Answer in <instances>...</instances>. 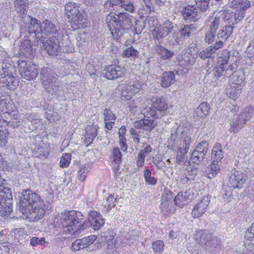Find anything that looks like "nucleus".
Returning <instances> with one entry per match:
<instances>
[{
  "mask_svg": "<svg viewBox=\"0 0 254 254\" xmlns=\"http://www.w3.org/2000/svg\"><path fill=\"white\" fill-rule=\"evenodd\" d=\"M103 74L108 79L113 80L124 75V70L122 67L116 64L108 65L103 70Z\"/></svg>",
  "mask_w": 254,
  "mask_h": 254,
  "instance_id": "nucleus-16",
  "label": "nucleus"
},
{
  "mask_svg": "<svg viewBox=\"0 0 254 254\" xmlns=\"http://www.w3.org/2000/svg\"><path fill=\"white\" fill-rule=\"evenodd\" d=\"M9 98L5 96L0 95V112H6L5 110H6L8 108Z\"/></svg>",
  "mask_w": 254,
  "mask_h": 254,
  "instance_id": "nucleus-52",
  "label": "nucleus"
},
{
  "mask_svg": "<svg viewBox=\"0 0 254 254\" xmlns=\"http://www.w3.org/2000/svg\"><path fill=\"white\" fill-rule=\"evenodd\" d=\"M195 4L197 8L202 12H205L209 7L211 0H195Z\"/></svg>",
  "mask_w": 254,
  "mask_h": 254,
  "instance_id": "nucleus-46",
  "label": "nucleus"
},
{
  "mask_svg": "<svg viewBox=\"0 0 254 254\" xmlns=\"http://www.w3.org/2000/svg\"><path fill=\"white\" fill-rule=\"evenodd\" d=\"M248 179L247 171L234 170L229 177L230 185L234 188H242Z\"/></svg>",
  "mask_w": 254,
  "mask_h": 254,
  "instance_id": "nucleus-12",
  "label": "nucleus"
},
{
  "mask_svg": "<svg viewBox=\"0 0 254 254\" xmlns=\"http://www.w3.org/2000/svg\"><path fill=\"white\" fill-rule=\"evenodd\" d=\"M234 57L231 56L230 51L228 50L222 51L218 58V65L216 66L213 69V75L218 80L221 81L226 80L231 77L236 71L237 66L233 64L228 65L229 60Z\"/></svg>",
  "mask_w": 254,
  "mask_h": 254,
  "instance_id": "nucleus-4",
  "label": "nucleus"
},
{
  "mask_svg": "<svg viewBox=\"0 0 254 254\" xmlns=\"http://www.w3.org/2000/svg\"><path fill=\"white\" fill-rule=\"evenodd\" d=\"M3 194L0 198V216L7 217L12 212V196L11 190L8 187H4Z\"/></svg>",
  "mask_w": 254,
  "mask_h": 254,
  "instance_id": "nucleus-7",
  "label": "nucleus"
},
{
  "mask_svg": "<svg viewBox=\"0 0 254 254\" xmlns=\"http://www.w3.org/2000/svg\"><path fill=\"white\" fill-rule=\"evenodd\" d=\"M175 74L174 71H165L161 76L160 84L163 88L170 87L175 82Z\"/></svg>",
  "mask_w": 254,
  "mask_h": 254,
  "instance_id": "nucleus-25",
  "label": "nucleus"
},
{
  "mask_svg": "<svg viewBox=\"0 0 254 254\" xmlns=\"http://www.w3.org/2000/svg\"><path fill=\"white\" fill-rule=\"evenodd\" d=\"M154 49L161 59L164 60H170L174 55L173 51L166 48L161 45V41L154 42Z\"/></svg>",
  "mask_w": 254,
  "mask_h": 254,
  "instance_id": "nucleus-21",
  "label": "nucleus"
},
{
  "mask_svg": "<svg viewBox=\"0 0 254 254\" xmlns=\"http://www.w3.org/2000/svg\"><path fill=\"white\" fill-rule=\"evenodd\" d=\"M210 109L209 105L207 103H202L195 111V114L199 118H203L206 116Z\"/></svg>",
  "mask_w": 254,
  "mask_h": 254,
  "instance_id": "nucleus-38",
  "label": "nucleus"
},
{
  "mask_svg": "<svg viewBox=\"0 0 254 254\" xmlns=\"http://www.w3.org/2000/svg\"><path fill=\"white\" fill-rule=\"evenodd\" d=\"M141 113L144 116L145 119H153L154 120L156 118L159 117V115L157 114V111L152 107H147L144 108Z\"/></svg>",
  "mask_w": 254,
  "mask_h": 254,
  "instance_id": "nucleus-39",
  "label": "nucleus"
},
{
  "mask_svg": "<svg viewBox=\"0 0 254 254\" xmlns=\"http://www.w3.org/2000/svg\"><path fill=\"white\" fill-rule=\"evenodd\" d=\"M8 135V131L6 129L4 130H0V147H4L7 143V138Z\"/></svg>",
  "mask_w": 254,
  "mask_h": 254,
  "instance_id": "nucleus-56",
  "label": "nucleus"
},
{
  "mask_svg": "<svg viewBox=\"0 0 254 254\" xmlns=\"http://www.w3.org/2000/svg\"><path fill=\"white\" fill-rule=\"evenodd\" d=\"M139 52L133 47H130L126 49L123 53V55L127 58H136L138 57Z\"/></svg>",
  "mask_w": 254,
  "mask_h": 254,
  "instance_id": "nucleus-47",
  "label": "nucleus"
},
{
  "mask_svg": "<svg viewBox=\"0 0 254 254\" xmlns=\"http://www.w3.org/2000/svg\"><path fill=\"white\" fill-rule=\"evenodd\" d=\"M112 155L115 163L117 165V167H118L122 162V156L119 148H115L113 149Z\"/></svg>",
  "mask_w": 254,
  "mask_h": 254,
  "instance_id": "nucleus-48",
  "label": "nucleus"
},
{
  "mask_svg": "<svg viewBox=\"0 0 254 254\" xmlns=\"http://www.w3.org/2000/svg\"><path fill=\"white\" fill-rule=\"evenodd\" d=\"M221 246L220 241L216 237L213 236L210 243V245H208L207 248H210L216 251L220 248Z\"/></svg>",
  "mask_w": 254,
  "mask_h": 254,
  "instance_id": "nucleus-54",
  "label": "nucleus"
},
{
  "mask_svg": "<svg viewBox=\"0 0 254 254\" xmlns=\"http://www.w3.org/2000/svg\"><path fill=\"white\" fill-rule=\"evenodd\" d=\"M87 15L85 10L82 7L74 13L73 15L69 16L68 18L73 29L83 28L86 22Z\"/></svg>",
  "mask_w": 254,
  "mask_h": 254,
  "instance_id": "nucleus-13",
  "label": "nucleus"
},
{
  "mask_svg": "<svg viewBox=\"0 0 254 254\" xmlns=\"http://www.w3.org/2000/svg\"><path fill=\"white\" fill-rule=\"evenodd\" d=\"M184 19L189 22H195L200 18L198 14L197 7L194 5H187L181 11Z\"/></svg>",
  "mask_w": 254,
  "mask_h": 254,
  "instance_id": "nucleus-17",
  "label": "nucleus"
},
{
  "mask_svg": "<svg viewBox=\"0 0 254 254\" xmlns=\"http://www.w3.org/2000/svg\"><path fill=\"white\" fill-rule=\"evenodd\" d=\"M209 148V142L206 140L200 142L191 153L190 159L196 164L204 163V159L208 154Z\"/></svg>",
  "mask_w": 254,
  "mask_h": 254,
  "instance_id": "nucleus-8",
  "label": "nucleus"
},
{
  "mask_svg": "<svg viewBox=\"0 0 254 254\" xmlns=\"http://www.w3.org/2000/svg\"><path fill=\"white\" fill-rule=\"evenodd\" d=\"M174 27L173 23L168 20L160 26L155 27L152 32L154 42L160 41L161 39L168 36L173 31Z\"/></svg>",
  "mask_w": 254,
  "mask_h": 254,
  "instance_id": "nucleus-10",
  "label": "nucleus"
},
{
  "mask_svg": "<svg viewBox=\"0 0 254 254\" xmlns=\"http://www.w3.org/2000/svg\"><path fill=\"white\" fill-rule=\"evenodd\" d=\"M23 18L29 20L28 34L31 39H36L37 40V44H38L39 40H42V38L44 37L43 35H41V31H40L42 23L38 19L32 18L30 16L25 15Z\"/></svg>",
  "mask_w": 254,
  "mask_h": 254,
  "instance_id": "nucleus-11",
  "label": "nucleus"
},
{
  "mask_svg": "<svg viewBox=\"0 0 254 254\" xmlns=\"http://www.w3.org/2000/svg\"><path fill=\"white\" fill-rule=\"evenodd\" d=\"M233 25L232 24L226 25L222 29L219 30L217 34V39L226 40L233 32Z\"/></svg>",
  "mask_w": 254,
  "mask_h": 254,
  "instance_id": "nucleus-29",
  "label": "nucleus"
},
{
  "mask_svg": "<svg viewBox=\"0 0 254 254\" xmlns=\"http://www.w3.org/2000/svg\"><path fill=\"white\" fill-rule=\"evenodd\" d=\"M70 160V154L66 153L61 159L60 166L63 168L67 167L69 164Z\"/></svg>",
  "mask_w": 254,
  "mask_h": 254,
  "instance_id": "nucleus-63",
  "label": "nucleus"
},
{
  "mask_svg": "<svg viewBox=\"0 0 254 254\" xmlns=\"http://www.w3.org/2000/svg\"><path fill=\"white\" fill-rule=\"evenodd\" d=\"M194 63V56L187 53H185L182 55V59L180 61V65L187 69L192 65Z\"/></svg>",
  "mask_w": 254,
  "mask_h": 254,
  "instance_id": "nucleus-31",
  "label": "nucleus"
},
{
  "mask_svg": "<svg viewBox=\"0 0 254 254\" xmlns=\"http://www.w3.org/2000/svg\"><path fill=\"white\" fill-rule=\"evenodd\" d=\"M18 69L21 77L27 80H33L38 74V66L31 62H19Z\"/></svg>",
  "mask_w": 254,
  "mask_h": 254,
  "instance_id": "nucleus-9",
  "label": "nucleus"
},
{
  "mask_svg": "<svg viewBox=\"0 0 254 254\" xmlns=\"http://www.w3.org/2000/svg\"><path fill=\"white\" fill-rule=\"evenodd\" d=\"M105 223L104 219L101 217L95 219L91 222V226L94 230H98L102 227Z\"/></svg>",
  "mask_w": 254,
  "mask_h": 254,
  "instance_id": "nucleus-53",
  "label": "nucleus"
},
{
  "mask_svg": "<svg viewBox=\"0 0 254 254\" xmlns=\"http://www.w3.org/2000/svg\"><path fill=\"white\" fill-rule=\"evenodd\" d=\"M245 239L250 241H254V223L252 224L251 227H250L246 232Z\"/></svg>",
  "mask_w": 254,
  "mask_h": 254,
  "instance_id": "nucleus-61",
  "label": "nucleus"
},
{
  "mask_svg": "<svg viewBox=\"0 0 254 254\" xmlns=\"http://www.w3.org/2000/svg\"><path fill=\"white\" fill-rule=\"evenodd\" d=\"M242 88V86L241 84L233 83L227 89V93L231 98L236 100L240 96Z\"/></svg>",
  "mask_w": 254,
  "mask_h": 254,
  "instance_id": "nucleus-28",
  "label": "nucleus"
},
{
  "mask_svg": "<svg viewBox=\"0 0 254 254\" xmlns=\"http://www.w3.org/2000/svg\"><path fill=\"white\" fill-rule=\"evenodd\" d=\"M162 202L160 205V208L162 210L166 211H170L171 207L174 204V195L173 193L170 191H166L162 195Z\"/></svg>",
  "mask_w": 254,
  "mask_h": 254,
  "instance_id": "nucleus-22",
  "label": "nucleus"
},
{
  "mask_svg": "<svg viewBox=\"0 0 254 254\" xmlns=\"http://www.w3.org/2000/svg\"><path fill=\"white\" fill-rule=\"evenodd\" d=\"M60 38L49 37L46 41H44L43 39L39 41L42 43L43 47L49 55L54 56L58 55L60 48Z\"/></svg>",
  "mask_w": 254,
  "mask_h": 254,
  "instance_id": "nucleus-14",
  "label": "nucleus"
},
{
  "mask_svg": "<svg viewBox=\"0 0 254 254\" xmlns=\"http://www.w3.org/2000/svg\"><path fill=\"white\" fill-rule=\"evenodd\" d=\"M143 177L146 184L154 186L157 184V179L152 176L151 171L149 169H146L143 171Z\"/></svg>",
  "mask_w": 254,
  "mask_h": 254,
  "instance_id": "nucleus-41",
  "label": "nucleus"
},
{
  "mask_svg": "<svg viewBox=\"0 0 254 254\" xmlns=\"http://www.w3.org/2000/svg\"><path fill=\"white\" fill-rule=\"evenodd\" d=\"M220 24V18L216 16L211 22L209 30L216 32Z\"/></svg>",
  "mask_w": 254,
  "mask_h": 254,
  "instance_id": "nucleus-57",
  "label": "nucleus"
},
{
  "mask_svg": "<svg viewBox=\"0 0 254 254\" xmlns=\"http://www.w3.org/2000/svg\"><path fill=\"white\" fill-rule=\"evenodd\" d=\"M84 245L83 242H82V239H77L72 243L71 249L74 251H78L81 249H84L85 246Z\"/></svg>",
  "mask_w": 254,
  "mask_h": 254,
  "instance_id": "nucleus-58",
  "label": "nucleus"
},
{
  "mask_svg": "<svg viewBox=\"0 0 254 254\" xmlns=\"http://www.w3.org/2000/svg\"><path fill=\"white\" fill-rule=\"evenodd\" d=\"M254 113L253 108L251 106L246 107L243 111L236 118L233 119L230 125L229 130L231 132H238L246 124V122L252 118Z\"/></svg>",
  "mask_w": 254,
  "mask_h": 254,
  "instance_id": "nucleus-6",
  "label": "nucleus"
},
{
  "mask_svg": "<svg viewBox=\"0 0 254 254\" xmlns=\"http://www.w3.org/2000/svg\"><path fill=\"white\" fill-rule=\"evenodd\" d=\"M40 31H41V35L45 34L49 35V37L61 38L60 32L57 27L50 20L45 19L43 21Z\"/></svg>",
  "mask_w": 254,
  "mask_h": 254,
  "instance_id": "nucleus-15",
  "label": "nucleus"
},
{
  "mask_svg": "<svg viewBox=\"0 0 254 254\" xmlns=\"http://www.w3.org/2000/svg\"><path fill=\"white\" fill-rule=\"evenodd\" d=\"M83 218V215L79 211L64 212L55 224L56 227L61 229L64 233L76 236L87 227L85 223H80Z\"/></svg>",
  "mask_w": 254,
  "mask_h": 254,
  "instance_id": "nucleus-2",
  "label": "nucleus"
},
{
  "mask_svg": "<svg viewBox=\"0 0 254 254\" xmlns=\"http://www.w3.org/2000/svg\"><path fill=\"white\" fill-rule=\"evenodd\" d=\"M42 84L46 92L51 94H56L61 88L60 81L57 78L51 81L42 82Z\"/></svg>",
  "mask_w": 254,
  "mask_h": 254,
  "instance_id": "nucleus-24",
  "label": "nucleus"
},
{
  "mask_svg": "<svg viewBox=\"0 0 254 254\" xmlns=\"http://www.w3.org/2000/svg\"><path fill=\"white\" fill-rule=\"evenodd\" d=\"M189 197L187 192H179L175 197L174 202L176 205L183 207L188 203Z\"/></svg>",
  "mask_w": 254,
  "mask_h": 254,
  "instance_id": "nucleus-32",
  "label": "nucleus"
},
{
  "mask_svg": "<svg viewBox=\"0 0 254 254\" xmlns=\"http://www.w3.org/2000/svg\"><path fill=\"white\" fill-rule=\"evenodd\" d=\"M214 52L210 47L202 50L199 54L201 59L205 60L207 59L213 58Z\"/></svg>",
  "mask_w": 254,
  "mask_h": 254,
  "instance_id": "nucleus-45",
  "label": "nucleus"
},
{
  "mask_svg": "<svg viewBox=\"0 0 254 254\" xmlns=\"http://www.w3.org/2000/svg\"><path fill=\"white\" fill-rule=\"evenodd\" d=\"M104 115L105 116L104 120L106 121H114L116 120V116L113 113L112 111L109 109L106 108L104 111Z\"/></svg>",
  "mask_w": 254,
  "mask_h": 254,
  "instance_id": "nucleus-64",
  "label": "nucleus"
},
{
  "mask_svg": "<svg viewBox=\"0 0 254 254\" xmlns=\"http://www.w3.org/2000/svg\"><path fill=\"white\" fill-rule=\"evenodd\" d=\"M198 27L196 24H187L184 25L180 30L182 37L185 38H190L193 34L196 29Z\"/></svg>",
  "mask_w": 254,
  "mask_h": 254,
  "instance_id": "nucleus-27",
  "label": "nucleus"
},
{
  "mask_svg": "<svg viewBox=\"0 0 254 254\" xmlns=\"http://www.w3.org/2000/svg\"><path fill=\"white\" fill-rule=\"evenodd\" d=\"M157 126V123L153 119H145L136 121L133 123L134 127L136 129H140L142 132L146 131L147 132H150Z\"/></svg>",
  "mask_w": 254,
  "mask_h": 254,
  "instance_id": "nucleus-19",
  "label": "nucleus"
},
{
  "mask_svg": "<svg viewBox=\"0 0 254 254\" xmlns=\"http://www.w3.org/2000/svg\"><path fill=\"white\" fill-rule=\"evenodd\" d=\"M133 16L127 12L116 14L110 12L106 18V22L113 38L119 40L132 26Z\"/></svg>",
  "mask_w": 254,
  "mask_h": 254,
  "instance_id": "nucleus-3",
  "label": "nucleus"
},
{
  "mask_svg": "<svg viewBox=\"0 0 254 254\" xmlns=\"http://www.w3.org/2000/svg\"><path fill=\"white\" fill-rule=\"evenodd\" d=\"M17 206L19 210L23 214L30 213L35 221L39 220L44 217L48 207L44 204L39 195L30 189L23 190Z\"/></svg>",
  "mask_w": 254,
  "mask_h": 254,
  "instance_id": "nucleus-1",
  "label": "nucleus"
},
{
  "mask_svg": "<svg viewBox=\"0 0 254 254\" xmlns=\"http://www.w3.org/2000/svg\"><path fill=\"white\" fill-rule=\"evenodd\" d=\"M216 32L209 29L205 35L204 40L209 44L213 43L215 41Z\"/></svg>",
  "mask_w": 254,
  "mask_h": 254,
  "instance_id": "nucleus-51",
  "label": "nucleus"
},
{
  "mask_svg": "<svg viewBox=\"0 0 254 254\" xmlns=\"http://www.w3.org/2000/svg\"><path fill=\"white\" fill-rule=\"evenodd\" d=\"M40 76L42 82L51 81L57 78L51 69L48 67H43L41 69Z\"/></svg>",
  "mask_w": 254,
  "mask_h": 254,
  "instance_id": "nucleus-36",
  "label": "nucleus"
},
{
  "mask_svg": "<svg viewBox=\"0 0 254 254\" xmlns=\"http://www.w3.org/2000/svg\"><path fill=\"white\" fill-rule=\"evenodd\" d=\"M101 241L104 243L115 239L113 233L110 230L102 233L101 234Z\"/></svg>",
  "mask_w": 254,
  "mask_h": 254,
  "instance_id": "nucleus-60",
  "label": "nucleus"
},
{
  "mask_svg": "<svg viewBox=\"0 0 254 254\" xmlns=\"http://www.w3.org/2000/svg\"><path fill=\"white\" fill-rule=\"evenodd\" d=\"M121 7L130 12H133L135 10L134 2L133 0H124Z\"/></svg>",
  "mask_w": 254,
  "mask_h": 254,
  "instance_id": "nucleus-44",
  "label": "nucleus"
},
{
  "mask_svg": "<svg viewBox=\"0 0 254 254\" xmlns=\"http://www.w3.org/2000/svg\"><path fill=\"white\" fill-rule=\"evenodd\" d=\"M1 71H0V82L7 89L13 90L18 85V81L13 75L12 72L15 71L14 66L9 63H3L1 65Z\"/></svg>",
  "mask_w": 254,
  "mask_h": 254,
  "instance_id": "nucleus-5",
  "label": "nucleus"
},
{
  "mask_svg": "<svg viewBox=\"0 0 254 254\" xmlns=\"http://www.w3.org/2000/svg\"><path fill=\"white\" fill-rule=\"evenodd\" d=\"M164 244L162 241L157 240L152 243V247L156 252L161 253L163 251Z\"/></svg>",
  "mask_w": 254,
  "mask_h": 254,
  "instance_id": "nucleus-59",
  "label": "nucleus"
},
{
  "mask_svg": "<svg viewBox=\"0 0 254 254\" xmlns=\"http://www.w3.org/2000/svg\"><path fill=\"white\" fill-rule=\"evenodd\" d=\"M152 106L158 111H165L168 109V104L165 99L162 97H153L151 99Z\"/></svg>",
  "mask_w": 254,
  "mask_h": 254,
  "instance_id": "nucleus-26",
  "label": "nucleus"
},
{
  "mask_svg": "<svg viewBox=\"0 0 254 254\" xmlns=\"http://www.w3.org/2000/svg\"><path fill=\"white\" fill-rule=\"evenodd\" d=\"M233 12L228 10H225L222 13V19L227 23L232 24L233 20Z\"/></svg>",
  "mask_w": 254,
  "mask_h": 254,
  "instance_id": "nucleus-50",
  "label": "nucleus"
},
{
  "mask_svg": "<svg viewBox=\"0 0 254 254\" xmlns=\"http://www.w3.org/2000/svg\"><path fill=\"white\" fill-rule=\"evenodd\" d=\"M213 236L207 230H199L196 232L195 240L201 246L207 248L208 245H210V243Z\"/></svg>",
  "mask_w": 254,
  "mask_h": 254,
  "instance_id": "nucleus-20",
  "label": "nucleus"
},
{
  "mask_svg": "<svg viewBox=\"0 0 254 254\" xmlns=\"http://www.w3.org/2000/svg\"><path fill=\"white\" fill-rule=\"evenodd\" d=\"M230 4L232 8L243 11L249 8L251 5L248 0H233Z\"/></svg>",
  "mask_w": 254,
  "mask_h": 254,
  "instance_id": "nucleus-30",
  "label": "nucleus"
},
{
  "mask_svg": "<svg viewBox=\"0 0 254 254\" xmlns=\"http://www.w3.org/2000/svg\"><path fill=\"white\" fill-rule=\"evenodd\" d=\"M81 7L79 3H76L72 1H69L66 3L64 6V9L67 17L69 16L73 15L74 13L76 12Z\"/></svg>",
  "mask_w": 254,
  "mask_h": 254,
  "instance_id": "nucleus-35",
  "label": "nucleus"
},
{
  "mask_svg": "<svg viewBox=\"0 0 254 254\" xmlns=\"http://www.w3.org/2000/svg\"><path fill=\"white\" fill-rule=\"evenodd\" d=\"M30 39H25L21 43L19 49L20 53L28 58H31L33 53L35 52V50L32 46L31 40H33L35 44L36 42L34 41L35 39H31L30 37Z\"/></svg>",
  "mask_w": 254,
  "mask_h": 254,
  "instance_id": "nucleus-23",
  "label": "nucleus"
},
{
  "mask_svg": "<svg viewBox=\"0 0 254 254\" xmlns=\"http://www.w3.org/2000/svg\"><path fill=\"white\" fill-rule=\"evenodd\" d=\"M46 243V240L44 238H38L36 237H33L30 240V245L32 246H36L37 245L43 246Z\"/></svg>",
  "mask_w": 254,
  "mask_h": 254,
  "instance_id": "nucleus-62",
  "label": "nucleus"
},
{
  "mask_svg": "<svg viewBox=\"0 0 254 254\" xmlns=\"http://www.w3.org/2000/svg\"><path fill=\"white\" fill-rule=\"evenodd\" d=\"M212 159L216 162H219L223 158L224 155L222 150V146L220 143H216L213 146L212 150Z\"/></svg>",
  "mask_w": 254,
  "mask_h": 254,
  "instance_id": "nucleus-34",
  "label": "nucleus"
},
{
  "mask_svg": "<svg viewBox=\"0 0 254 254\" xmlns=\"http://www.w3.org/2000/svg\"><path fill=\"white\" fill-rule=\"evenodd\" d=\"M14 6L18 11L23 13L28 5V0H15Z\"/></svg>",
  "mask_w": 254,
  "mask_h": 254,
  "instance_id": "nucleus-43",
  "label": "nucleus"
},
{
  "mask_svg": "<svg viewBox=\"0 0 254 254\" xmlns=\"http://www.w3.org/2000/svg\"><path fill=\"white\" fill-rule=\"evenodd\" d=\"M89 171V167L85 165H82L80 167L78 172L77 176L79 181L83 182L86 177V174Z\"/></svg>",
  "mask_w": 254,
  "mask_h": 254,
  "instance_id": "nucleus-49",
  "label": "nucleus"
},
{
  "mask_svg": "<svg viewBox=\"0 0 254 254\" xmlns=\"http://www.w3.org/2000/svg\"><path fill=\"white\" fill-rule=\"evenodd\" d=\"M218 162H216L215 160H213L210 165V168H208L207 176L208 178H212L219 173L220 168Z\"/></svg>",
  "mask_w": 254,
  "mask_h": 254,
  "instance_id": "nucleus-40",
  "label": "nucleus"
},
{
  "mask_svg": "<svg viewBox=\"0 0 254 254\" xmlns=\"http://www.w3.org/2000/svg\"><path fill=\"white\" fill-rule=\"evenodd\" d=\"M60 47L64 52L71 53L73 51V45L68 38H63Z\"/></svg>",
  "mask_w": 254,
  "mask_h": 254,
  "instance_id": "nucleus-42",
  "label": "nucleus"
},
{
  "mask_svg": "<svg viewBox=\"0 0 254 254\" xmlns=\"http://www.w3.org/2000/svg\"><path fill=\"white\" fill-rule=\"evenodd\" d=\"M210 203V196H204L201 200L193 207L191 214L193 218H196L202 216L206 211Z\"/></svg>",
  "mask_w": 254,
  "mask_h": 254,
  "instance_id": "nucleus-18",
  "label": "nucleus"
},
{
  "mask_svg": "<svg viewBox=\"0 0 254 254\" xmlns=\"http://www.w3.org/2000/svg\"><path fill=\"white\" fill-rule=\"evenodd\" d=\"M97 134V129L94 127H87L84 138V141L87 144V146L92 143Z\"/></svg>",
  "mask_w": 254,
  "mask_h": 254,
  "instance_id": "nucleus-33",
  "label": "nucleus"
},
{
  "mask_svg": "<svg viewBox=\"0 0 254 254\" xmlns=\"http://www.w3.org/2000/svg\"><path fill=\"white\" fill-rule=\"evenodd\" d=\"M236 13L233 12V20L232 25L238 24L245 16V12L243 11L238 10Z\"/></svg>",
  "mask_w": 254,
  "mask_h": 254,
  "instance_id": "nucleus-55",
  "label": "nucleus"
},
{
  "mask_svg": "<svg viewBox=\"0 0 254 254\" xmlns=\"http://www.w3.org/2000/svg\"><path fill=\"white\" fill-rule=\"evenodd\" d=\"M188 152V151L184 150V148L181 147L179 148L177 150L176 159V162L177 164L180 165H183L185 164L188 159L187 156Z\"/></svg>",
  "mask_w": 254,
  "mask_h": 254,
  "instance_id": "nucleus-37",
  "label": "nucleus"
}]
</instances>
